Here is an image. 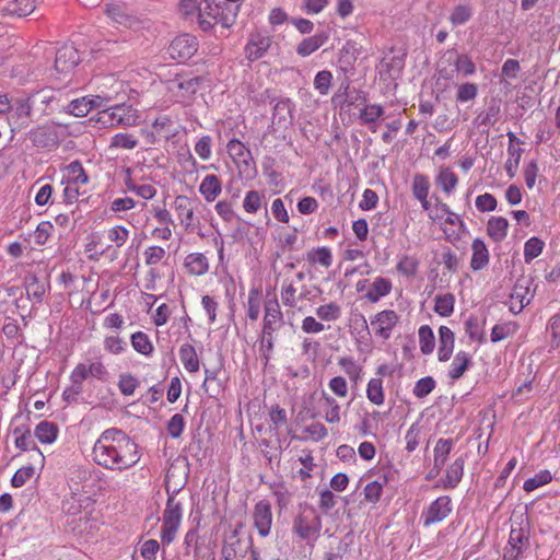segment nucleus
<instances>
[{
    "instance_id": "nucleus-62",
    "label": "nucleus",
    "mask_w": 560,
    "mask_h": 560,
    "mask_svg": "<svg viewBox=\"0 0 560 560\" xmlns=\"http://www.w3.org/2000/svg\"><path fill=\"white\" fill-rule=\"evenodd\" d=\"M316 315L326 322L337 320L341 316V307L335 302L320 305L316 308Z\"/></svg>"
},
{
    "instance_id": "nucleus-9",
    "label": "nucleus",
    "mask_w": 560,
    "mask_h": 560,
    "mask_svg": "<svg viewBox=\"0 0 560 560\" xmlns=\"http://www.w3.org/2000/svg\"><path fill=\"white\" fill-rule=\"evenodd\" d=\"M198 203L199 200L197 198H189L184 195L176 196L174 199L175 212L187 232H194L196 223H199L198 218L195 215V208Z\"/></svg>"
},
{
    "instance_id": "nucleus-28",
    "label": "nucleus",
    "mask_w": 560,
    "mask_h": 560,
    "mask_svg": "<svg viewBox=\"0 0 560 560\" xmlns=\"http://www.w3.org/2000/svg\"><path fill=\"white\" fill-rule=\"evenodd\" d=\"M184 268L191 276H203L209 271V260L202 253H190L184 259Z\"/></svg>"
},
{
    "instance_id": "nucleus-43",
    "label": "nucleus",
    "mask_w": 560,
    "mask_h": 560,
    "mask_svg": "<svg viewBox=\"0 0 560 560\" xmlns=\"http://www.w3.org/2000/svg\"><path fill=\"white\" fill-rule=\"evenodd\" d=\"M368 399L376 405L381 406L385 401V393L383 388V380L381 377H373L369 381L366 387Z\"/></svg>"
},
{
    "instance_id": "nucleus-16",
    "label": "nucleus",
    "mask_w": 560,
    "mask_h": 560,
    "mask_svg": "<svg viewBox=\"0 0 560 560\" xmlns=\"http://www.w3.org/2000/svg\"><path fill=\"white\" fill-rule=\"evenodd\" d=\"M254 526L257 528L260 537H267L270 534L272 525L271 504L267 500L258 501L253 511Z\"/></svg>"
},
{
    "instance_id": "nucleus-1",
    "label": "nucleus",
    "mask_w": 560,
    "mask_h": 560,
    "mask_svg": "<svg viewBox=\"0 0 560 560\" xmlns=\"http://www.w3.org/2000/svg\"><path fill=\"white\" fill-rule=\"evenodd\" d=\"M92 459L105 469L121 471L139 462L138 444L121 430L110 428L95 441Z\"/></svg>"
},
{
    "instance_id": "nucleus-30",
    "label": "nucleus",
    "mask_w": 560,
    "mask_h": 560,
    "mask_svg": "<svg viewBox=\"0 0 560 560\" xmlns=\"http://www.w3.org/2000/svg\"><path fill=\"white\" fill-rule=\"evenodd\" d=\"M329 39L326 31L317 32L315 35L304 38L296 46V54L301 57H307L319 49Z\"/></svg>"
},
{
    "instance_id": "nucleus-51",
    "label": "nucleus",
    "mask_w": 560,
    "mask_h": 560,
    "mask_svg": "<svg viewBox=\"0 0 560 560\" xmlns=\"http://www.w3.org/2000/svg\"><path fill=\"white\" fill-rule=\"evenodd\" d=\"M36 469H38L37 465L33 460L32 465L22 466L19 468L13 477L11 478V485L14 488L23 487L28 480H31L36 474Z\"/></svg>"
},
{
    "instance_id": "nucleus-54",
    "label": "nucleus",
    "mask_w": 560,
    "mask_h": 560,
    "mask_svg": "<svg viewBox=\"0 0 560 560\" xmlns=\"http://www.w3.org/2000/svg\"><path fill=\"white\" fill-rule=\"evenodd\" d=\"M517 330V324L514 322L497 324L493 326L490 335L491 342H499L509 336H512Z\"/></svg>"
},
{
    "instance_id": "nucleus-24",
    "label": "nucleus",
    "mask_w": 560,
    "mask_h": 560,
    "mask_svg": "<svg viewBox=\"0 0 560 560\" xmlns=\"http://www.w3.org/2000/svg\"><path fill=\"white\" fill-rule=\"evenodd\" d=\"M360 55V48L353 40H347L340 50L338 58V68L345 74L352 73L354 70V63Z\"/></svg>"
},
{
    "instance_id": "nucleus-2",
    "label": "nucleus",
    "mask_w": 560,
    "mask_h": 560,
    "mask_svg": "<svg viewBox=\"0 0 560 560\" xmlns=\"http://www.w3.org/2000/svg\"><path fill=\"white\" fill-rule=\"evenodd\" d=\"M284 326L283 314L277 298L268 299L264 304L262 327L258 338L259 354L264 365H268L276 343V334Z\"/></svg>"
},
{
    "instance_id": "nucleus-38",
    "label": "nucleus",
    "mask_w": 560,
    "mask_h": 560,
    "mask_svg": "<svg viewBox=\"0 0 560 560\" xmlns=\"http://www.w3.org/2000/svg\"><path fill=\"white\" fill-rule=\"evenodd\" d=\"M88 182L89 177L79 161H73L66 166L62 183L85 185Z\"/></svg>"
},
{
    "instance_id": "nucleus-57",
    "label": "nucleus",
    "mask_w": 560,
    "mask_h": 560,
    "mask_svg": "<svg viewBox=\"0 0 560 560\" xmlns=\"http://www.w3.org/2000/svg\"><path fill=\"white\" fill-rule=\"evenodd\" d=\"M265 199V195L258 190H249L243 200V208L247 213H256Z\"/></svg>"
},
{
    "instance_id": "nucleus-25",
    "label": "nucleus",
    "mask_w": 560,
    "mask_h": 560,
    "mask_svg": "<svg viewBox=\"0 0 560 560\" xmlns=\"http://www.w3.org/2000/svg\"><path fill=\"white\" fill-rule=\"evenodd\" d=\"M203 14L213 20V23L220 24L223 28H229L234 23L235 19V14L231 11V5L225 1L213 4L212 8L203 11Z\"/></svg>"
},
{
    "instance_id": "nucleus-7",
    "label": "nucleus",
    "mask_w": 560,
    "mask_h": 560,
    "mask_svg": "<svg viewBox=\"0 0 560 560\" xmlns=\"http://www.w3.org/2000/svg\"><path fill=\"white\" fill-rule=\"evenodd\" d=\"M262 97L264 101L275 103L271 117V127L278 126L279 128H287L292 124L295 105L290 98L282 97L277 100L270 95L268 90L265 91Z\"/></svg>"
},
{
    "instance_id": "nucleus-5",
    "label": "nucleus",
    "mask_w": 560,
    "mask_h": 560,
    "mask_svg": "<svg viewBox=\"0 0 560 560\" xmlns=\"http://www.w3.org/2000/svg\"><path fill=\"white\" fill-rule=\"evenodd\" d=\"M13 436L14 446L22 452H33L32 458L35 462V465H37L38 470H42L45 466L46 459L34 440V432L32 433L31 429L23 424L13 429Z\"/></svg>"
},
{
    "instance_id": "nucleus-59",
    "label": "nucleus",
    "mask_w": 560,
    "mask_h": 560,
    "mask_svg": "<svg viewBox=\"0 0 560 560\" xmlns=\"http://www.w3.org/2000/svg\"><path fill=\"white\" fill-rule=\"evenodd\" d=\"M430 182L424 174L417 173L412 178L411 191L412 196L418 199L429 195Z\"/></svg>"
},
{
    "instance_id": "nucleus-17",
    "label": "nucleus",
    "mask_w": 560,
    "mask_h": 560,
    "mask_svg": "<svg viewBox=\"0 0 560 560\" xmlns=\"http://www.w3.org/2000/svg\"><path fill=\"white\" fill-rule=\"evenodd\" d=\"M147 125H151L153 127V131L145 133V140L148 143H155L156 141L164 139L167 140L172 135V120L166 115H161L151 119L149 115L145 116L143 120Z\"/></svg>"
},
{
    "instance_id": "nucleus-8",
    "label": "nucleus",
    "mask_w": 560,
    "mask_h": 560,
    "mask_svg": "<svg viewBox=\"0 0 560 560\" xmlns=\"http://www.w3.org/2000/svg\"><path fill=\"white\" fill-rule=\"evenodd\" d=\"M199 43L196 36L184 33L176 36L168 46L172 59L186 62L198 51Z\"/></svg>"
},
{
    "instance_id": "nucleus-45",
    "label": "nucleus",
    "mask_w": 560,
    "mask_h": 560,
    "mask_svg": "<svg viewBox=\"0 0 560 560\" xmlns=\"http://www.w3.org/2000/svg\"><path fill=\"white\" fill-rule=\"evenodd\" d=\"M455 296L453 293L439 294L435 296L434 312L442 317H448L454 312Z\"/></svg>"
},
{
    "instance_id": "nucleus-39",
    "label": "nucleus",
    "mask_w": 560,
    "mask_h": 560,
    "mask_svg": "<svg viewBox=\"0 0 560 560\" xmlns=\"http://www.w3.org/2000/svg\"><path fill=\"white\" fill-rule=\"evenodd\" d=\"M393 284L392 281L387 278L376 277L372 283L370 291L366 293L365 298L372 302L376 303L381 298L388 295L392 291Z\"/></svg>"
},
{
    "instance_id": "nucleus-15",
    "label": "nucleus",
    "mask_w": 560,
    "mask_h": 560,
    "mask_svg": "<svg viewBox=\"0 0 560 560\" xmlns=\"http://www.w3.org/2000/svg\"><path fill=\"white\" fill-rule=\"evenodd\" d=\"M242 526L243 525L240 523L229 535L224 536L221 549L223 560H237L238 558L245 557L246 549L242 547V540L240 538Z\"/></svg>"
},
{
    "instance_id": "nucleus-46",
    "label": "nucleus",
    "mask_w": 560,
    "mask_h": 560,
    "mask_svg": "<svg viewBox=\"0 0 560 560\" xmlns=\"http://www.w3.org/2000/svg\"><path fill=\"white\" fill-rule=\"evenodd\" d=\"M307 261L310 264H319L320 266L328 268L332 264V254L329 247L322 246L313 248L307 253Z\"/></svg>"
},
{
    "instance_id": "nucleus-60",
    "label": "nucleus",
    "mask_w": 560,
    "mask_h": 560,
    "mask_svg": "<svg viewBox=\"0 0 560 560\" xmlns=\"http://www.w3.org/2000/svg\"><path fill=\"white\" fill-rule=\"evenodd\" d=\"M259 294L260 292L256 288H252L248 292L246 314L247 317L253 322L258 319L260 313Z\"/></svg>"
},
{
    "instance_id": "nucleus-49",
    "label": "nucleus",
    "mask_w": 560,
    "mask_h": 560,
    "mask_svg": "<svg viewBox=\"0 0 560 560\" xmlns=\"http://www.w3.org/2000/svg\"><path fill=\"white\" fill-rule=\"evenodd\" d=\"M420 261L415 256L404 255L396 265V270L408 278L417 275Z\"/></svg>"
},
{
    "instance_id": "nucleus-33",
    "label": "nucleus",
    "mask_w": 560,
    "mask_h": 560,
    "mask_svg": "<svg viewBox=\"0 0 560 560\" xmlns=\"http://www.w3.org/2000/svg\"><path fill=\"white\" fill-rule=\"evenodd\" d=\"M471 250L470 268L475 271L483 269L490 259L485 242L479 237L475 238L471 244Z\"/></svg>"
},
{
    "instance_id": "nucleus-64",
    "label": "nucleus",
    "mask_w": 560,
    "mask_h": 560,
    "mask_svg": "<svg viewBox=\"0 0 560 560\" xmlns=\"http://www.w3.org/2000/svg\"><path fill=\"white\" fill-rule=\"evenodd\" d=\"M435 386L436 382L432 376H424L416 382L412 393L417 398H424L433 392Z\"/></svg>"
},
{
    "instance_id": "nucleus-22",
    "label": "nucleus",
    "mask_w": 560,
    "mask_h": 560,
    "mask_svg": "<svg viewBox=\"0 0 560 560\" xmlns=\"http://www.w3.org/2000/svg\"><path fill=\"white\" fill-rule=\"evenodd\" d=\"M511 547V557L517 560L529 546V530L521 524L518 527H512L508 541Z\"/></svg>"
},
{
    "instance_id": "nucleus-27",
    "label": "nucleus",
    "mask_w": 560,
    "mask_h": 560,
    "mask_svg": "<svg viewBox=\"0 0 560 560\" xmlns=\"http://www.w3.org/2000/svg\"><path fill=\"white\" fill-rule=\"evenodd\" d=\"M448 61L454 63V71L464 77H470L476 73V65L467 54H459L455 49L447 50L445 54Z\"/></svg>"
},
{
    "instance_id": "nucleus-58",
    "label": "nucleus",
    "mask_w": 560,
    "mask_h": 560,
    "mask_svg": "<svg viewBox=\"0 0 560 560\" xmlns=\"http://www.w3.org/2000/svg\"><path fill=\"white\" fill-rule=\"evenodd\" d=\"M551 480H552V476L549 470H547V469L540 470L534 477L525 480V482L523 485V489L526 492H532V491L536 490L537 488L549 483Z\"/></svg>"
},
{
    "instance_id": "nucleus-32",
    "label": "nucleus",
    "mask_w": 560,
    "mask_h": 560,
    "mask_svg": "<svg viewBox=\"0 0 560 560\" xmlns=\"http://www.w3.org/2000/svg\"><path fill=\"white\" fill-rule=\"evenodd\" d=\"M472 357L466 351H458L450 366L447 376L454 382L459 380L472 366Z\"/></svg>"
},
{
    "instance_id": "nucleus-35",
    "label": "nucleus",
    "mask_w": 560,
    "mask_h": 560,
    "mask_svg": "<svg viewBox=\"0 0 560 560\" xmlns=\"http://www.w3.org/2000/svg\"><path fill=\"white\" fill-rule=\"evenodd\" d=\"M509 221L503 217H491L487 223V234L495 243H501L508 235Z\"/></svg>"
},
{
    "instance_id": "nucleus-3",
    "label": "nucleus",
    "mask_w": 560,
    "mask_h": 560,
    "mask_svg": "<svg viewBox=\"0 0 560 560\" xmlns=\"http://www.w3.org/2000/svg\"><path fill=\"white\" fill-rule=\"evenodd\" d=\"M322 530V517L313 505L301 504L293 518L292 532L301 540L315 541Z\"/></svg>"
},
{
    "instance_id": "nucleus-52",
    "label": "nucleus",
    "mask_w": 560,
    "mask_h": 560,
    "mask_svg": "<svg viewBox=\"0 0 560 560\" xmlns=\"http://www.w3.org/2000/svg\"><path fill=\"white\" fill-rule=\"evenodd\" d=\"M199 524L188 529L184 537L185 555H189L192 549L194 556L199 557L201 547L199 544Z\"/></svg>"
},
{
    "instance_id": "nucleus-50",
    "label": "nucleus",
    "mask_w": 560,
    "mask_h": 560,
    "mask_svg": "<svg viewBox=\"0 0 560 560\" xmlns=\"http://www.w3.org/2000/svg\"><path fill=\"white\" fill-rule=\"evenodd\" d=\"M55 231L54 224L50 221H42L37 224L35 231L31 235L35 245H45L51 237Z\"/></svg>"
},
{
    "instance_id": "nucleus-29",
    "label": "nucleus",
    "mask_w": 560,
    "mask_h": 560,
    "mask_svg": "<svg viewBox=\"0 0 560 560\" xmlns=\"http://www.w3.org/2000/svg\"><path fill=\"white\" fill-rule=\"evenodd\" d=\"M226 150L236 163H243L246 166H255L250 150L238 139H231L226 144Z\"/></svg>"
},
{
    "instance_id": "nucleus-40",
    "label": "nucleus",
    "mask_w": 560,
    "mask_h": 560,
    "mask_svg": "<svg viewBox=\"0 0 560 560\" xmlns=\"http://www.w3.org/2000/svg\"><path fill=\"white\" fill-rule=\"evenodd\" d=\"M454 440L453 439H439L434 450H433V463L435 464L436 468H443L448 455L451 454L453 447H454Z\"/></svg>"
},
{
    "instance_id": "nucleus-53",
    "label": "nucleus",
    "mask_w": 560,
    "mask_h": 560,
    "mask_svg": "<svg viewBox=\"0 0 560 560\" xmlns=\"http://www.w3.org/2000/svg\"><path fill=\"white\" fill-rule=\"evenodd\" d=\"M419 343L423 354L432 353L435 346V337L429 325H422L419 328Z\"/></svg>"
},
{
    "instance_id": "nucleus-44",
    "label": "nucleus",
    "mask_w": 560,
    "mask_h": 560,
    "mask_svg": "<svg viewBox=\"0 0 560 560\" xmlns=\"http://www.w3.org/2000/svg\"><path fill=\"white\" fill-rule=\"evenodd\" d=\"M219 370L205 369L203 388L211 396L214 397L223 390V384L219 380Z\"/></svg>"
},
{
    "instance_id": "nucleus-48",
    "label": "nucleus",
    "mask_w": 560,
    "mask_h": 560,
    "mask_svg": "<svg viewBox=\"0 0 560 560\" xmlns=\"http://www.w3.org/2000/svg\"><path fill=\"white\" fill-rule=\"evenodd\" d=\"M445 223L450 224V225H458L457 231H455V230L448 231V230L444 229L445 240L455 245L460 240V233L465 232L466 224L460 219V217L458 214H456L455 212H453L451 215L446 217Z\"/></svg>"
},
{
    "instance_id": "nucleus-14",
    "label": "nucleus",
    "mask_w": 560,
    "mask_h": 560,
    "mask_svg": "<svg viewBox=\"0 0 560 560\" xmlns=\"http://www.w3.org/2000/svg\"><path fill=\"white\" fill-rule=\"evenodd\" d=\"M399 316L394 310H384L371 318V326L376 336L384 340L390 338L393 329L398 324Z\"/></svg>"
},
{
    "instance_id": "nucleus-20",
    "label": "nucleus",
    "mask_w": 560,
    "mask_h": 560,
    "mask_svg": "<svg viewBox=\"0 0 560 560\" xmlns=\"http://www.w3.org/2000/svg\"><path fill=\"white\" fill-rule=\"evenodd\" d=\"M465 458L457 457L446 469L444 478L440 479L434 486V489L443 488L445 490L455 489L464 476Z\"/></svg>"
},
{
    "instance_id": "nucleus-23",
    "label": "nucleus",
    "mask_w": 560,
    "mask_h": 560,
    "mask_svg": "<svg viewBox=\"0 0 560 560\" xmlns=\"http://www.w3.org/2000/svg\"><path fill=\"white\" fill-rule=\"evenodd\" d=\"M105 13L114 23L124 27H131L137 21V18L124 3L106 4Z\"/></svg>"
},
{
    "instance_id": "nucleus-31",
    "label": "nucleus",
    "mask_w": 560,
    "mask_h": 560,
    "mask_svg": "<svg viewBox=\"0 0 560 560\" xmlns=\"http://www.w3.org/2000/svg\"><path fill=\"white\" fill-rule=\"evenodd\" d=\"M34 436L40 444H54L59 436V427L55 422L43 420L36 424Z\"/></svg>"
},
{
    "instance_id": "nucleus-34",
    "label": "nucleus",
    "mask_w": 560,
    "mask_h": 560,
    "mask_svg": "<svg viewBox=\"0 0 560 560\" xmlns=\"http://www.w3.org/2000/svg\"><path fill=\"white\" fill-rule=\"evenodd\" d=\"M24 285L30 300H34L36 303L43 302L48 288L45 281H40L37 276L31 273L25 277Z\"/></svg>"
},
{
    "instance_id": "nucleus-36",
    "label": "nucleus",
    "mask_w": 560,
    "mask_h": 560,
    "mask_svg": "<svg viewBox=\"0 0 560 560\" xmlns=\"http://www.w3.org/2000/svg\"><path fill=\"white\" fill-rule=\"evenodd\" d=\"M384 115V107L380 104L365 105L360 109L359 119L362 125L369 126L375 132V122Z\"/></svg>"
},
{
    "instance_id": "nucleus-12",
    "label": "nucleus",
    "mask_w": 560,
    "mask_h": 560,
    "mask_svg": "<svg viewBox=\"0 0 560 560\" xmlns=\"http://www.w3.org/2000/svg\"><path fill=\"white\" fill-rule=\"evenodd\" d=\"M532 282L530 278L524 276L516 279L510 294V311L513 314H520L533 299L534 293L530 292Z\"/></svg>"
},
{
    "instance_id": "nucleus-11",
    "label": "nucleus",
    "mask_w": 560,
    "mask_h": 560,
    "mask_svg": "<svg viewBox=\"0 0 560 560\" xmlns=\"http://www.w3.org/2000/svg\"><path fill=\"white\" fill-rule=\"evenodd\" d=\"M272 44V37L262 31L252 32L244 47V54L249 62L261 59Z\"/></svg>"
},
{
    "instance_id": "nucleus-41",
    "label": "nucleus",
    "mask_w": 560,
    "mask_h": 560,
    "mask_svg": "<svg viewBox=\"0 0 560 560\" xmlns=\"http://www.w3.org/2000/svg\"><path fill=\"white\" fill-rule=\"evenodd\" d=\"M178 354L180 362L188 372L196 373L199 371V360L194 346L189 343L182 345Z\"/></svg>"
},
{
    "instance_id": "nucleus-4",
    "label": "nucleus",
    "mask_w": 560,
    "mask_h": 560,
    "mask_svg": "<svg viewBox=\"0 0 560 560\" xmlns=\"http://www.w3.org/2000/svg\"><path fill=\"white\" fill-rule=\"evenodd\" d=\"M183 517V505L175 500V492L168 495L163 512V524L161 528V542L163 546L172 544L177 535Z\"/></svg>"
},
{
    "instance_id": "nucleus-63",
    "label": "nucleus",
    "mask_w": 560,
    "mask_h": 560,
    "mask_svg": "<svg viewBox=\"0 0 560 560\" xmlns=\"http://www.w3.org/2000/svg\"><path fill=\"white\" fill-rule=\"evenodd\" d=\"M338 364L342 368V370L348 374L350 380L355 383L360 380L362 368L357 364L352 357H342L338 360Z\"/></svg>"
},
{
    "instance_id": "nucleus-42",
    "label": "nucleus",
    "mask_w": 560,
    "mask_h": 560,
    "mask_svg": "<svg viewBox=\"0 0 560 560\" xmlns=\"http://www.w3.org/2000/svg\"><path fill=\"white\" fill-rule=\"evenodd\" d=\"M435 182L444 192L450 195L455 190L458 184V177L450 167H442Z\"/></svg>"
},
{
    "instance_id": "nucleus-6",
    "label": "nucleus",
    "mask_w": 560,
    "mask_h": 560,
    "mask_svg": "<svg viewBox=\"0 0 560 560\" xmlns=\"http://www.w3.org/2000/svg\"><path fill=\"white\" fill-rule=\"evenodd\" d=\"M453 511L452 498L450 495H441L425 508L420 516V521L424 527L443 522Z\"/></svg>"
},
{
    "instance_id": "nucleus-26",
    "label": "nucleus",
    "mask_w": 560,
    "mask_h": 560,
    "mask_svg": "<svg viewBox=\"0 0 560 560\" xmlns=\"http://www.w3.org/2000/svg\"><path fill=\"white\" fill-rule=\"evenodd\" d=\"M93 505L94 500L86 492H72L63 504L66 511L71 515L91 510Z\"/></svg>"
},
{
    "instance_id": "nucleus-56",
    "label": "nucleus",
    "mask_w": 560,
    "mask_h": 560,
    "mask_svg": "<svg viewBox=\"0 0 560 560\" xmlns=\"http://www.w3.org/2000/svg\"><path fill=\"white\" fill-rule=\"evenodd\" d=\"M472 16V8L470 4H459L456 5L451 15H450V22L454 26L463 25L467 23Z\"/></svg>"
},
{
    "instance_id": "nucleus-19",
    "label": "nucleus",
    "mask_w": 560,
    "mask_h": 560,
    "mask_svg": "<svg viewBox=\"0 0 560 560\" xmlns=\"http://www.w3.org/2000/svg\"><path fill=\"white\" fill-rule=\"evenodd\" d=\"M199 83V78L176 75L174 79L168 81L167 89L171 92L176 93V96L180 97L182 101H186L197 92Z\"/></svg>"
},
{
    "instance_id": "nucleus-55",
    "label": "nucleus",
    "mask_w": 560,
    "mask_h": 560,
    "mask_svg": "<svg viewBox=\"0 0 560 560\" xmlns=\"http://www.w3.org/2000/svg\"><path fill=\"white\" fill-rule=\"evenodd\" d=\"M545 247V243L536 236L528 238L524 244V260L529 264L533 259L538 257Z\"/></svg>"
},
{
    "instance_id": "nucleus-61",
    "label": "nucleus",
    "mask_w": 560,
    "mask_h": 560,
    "mask_svg": "<svg viewBox=\"0 0 560 560\" xmlns=\"http://www.w3.org/2000/svg\"><path fill=\"white\" fill-rule=\"evenodd\" d=\"M522 152L523 150L521 148H515L511 144L508 147L509 159L506 160L504 167L506 174L511 178L514 177L517 172Z\"/></svg>"
},
{
    "instance_id": "nucleus-10",
    "label": "nucleus",
    "mask_w": 560,
    "mask_h": 560,
    "mask_svg": "<svg viewBox=\"0 0 560 560\" xmlns=\"http://www.w3.org/2000/svg\"><path fill=\"white\" fill-rule=\"evenodd\" d=\"M331 101L334 104H338L341 108H350L352 106H359L366 103L368 94L360 89L351 86V81L346 78L341 82Z\"/></svg>"
},
{
    "instance_id": "nucleus-47",
    "label": "nucleus",
    "mask_w": 560,
    "mask_h": 560,
    "mask_svg": "<svg viewBox=\"0 0 560 560\" xmlns=\"http://www.w3.org/2000/svg\"><path fill=\"white\" fill-rule=\"evenodd\" d=\"M59 282L63 285L68 294L72 295L83 290V285L86 283V279L84 277L77 278L71 272L63 271L59 276Z\"/></svg>"
},
{
    "instance_id": "nucleus-21",
    "label": "nucleus",
    "mask_w": 560,
    "mask_h": 560,
    "mask_svg": "<svg viewBox=\"0 0 560 560\" xmlns=\"http://www.w3.org/2000/svg\"><path fill=\"white\" fill-rule=\"evenodd\" d=\"M25 98L37 120L48 114L51 103L55 101V95L51 91L42 90L31 94Z\"/></svg>"
},
{
    "instance_id": "nucleus-18",
    "label": "nucleus",
    "mask_w": 560,
    "mask_h": 560,
    "mask_svg": "<svg viewBox=\"0 0 560 560\" xmlns=\"http://www.w3.org/2000/svg\"><path fill=\"white\" fill-rule=\"evenodd\" d=\"M80 56L77 48L65 45L56 52L55 69L62 74L70 73L79 63Z\"/></svg>"
},
{
    "instance_id": "nucleus-37",
    "label": "nucleus",
    "mask_w": 560,
    "mask_h": 560,
    "mask_svg": "<svg viewBox=\"0 0 560 560\" xmlns=\"http://www.w3.org/2000/svg\"><path fill=\"white\" fill-rule=\"evenodd\" d=\"M222 185L217 175L209 174L207 175L200 186L199 192L205 197V199L209 202L214 201L215 198L221 194Z\"/></svg>"
},
{
    "instance_id": "nucleus-13",
    "label": "nucleus",
    "mask_w": 560,
    "mask_h": 560,
    "mask_svg": "<svg viewBox=\"0 0 560 560\" xmlns=\"http://www.w3.org/2000/svg\"><path fill=\"white\" fill-rule=\"evenodd\" d=\"M34 120H36L35 115L26 98H18L7 118L13 132L26 128Z\"/></svg>"
}]
</instances>
